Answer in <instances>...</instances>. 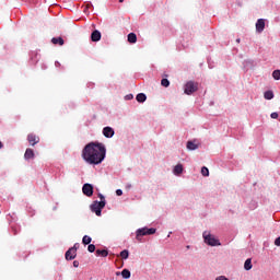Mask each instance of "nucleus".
<instances>
[{
  "label": "nucleus",
  "mask_w": 280,
  "mask_h": 280,
  "mask_svg": "<svg viewBox=\"0 0 280 280\" xmlns=\"http://www.w3.org/2000/svg\"><path fill=\"white\" fill-rule=\"evenodd\" d=\"M244 269H245V270H253V259L247 258V259L245 260Z\"/></svg>",
  "instance_id": "dca6fc26"
},
{
  "label": "nucleus",
  "mask_w": 280,
  "mask_h": 280,
  "mask_svg": "<svg viewBox=\"0 0 280 280\" xmlns=\"http://www.w3.org/2000/svg\"><path fill=\"white\" fill-rule=\"evenodd\" d=\"M275 246H280V236L275 240Z\"/></svg>",
  "instance_id": "7c9ffc66"
},
{
  "label": "nucleus",
  "mask_w": 280,
  "mask_h": 280,
  "mask_svg": "<svg viewBox=\"0 0 280 280\" xmlns=\"http://www.w3.org/2000/svg\"><path fill=\"white\" fill-rule=\"evenodd\" d=\"M273 80H280V70H275L272 72Z\"/></svg>",
  "instance_id": "b1692460"
},
{
  "label": "nucleus",
  "mask_w": 280,
  "mask_h": 280,
  "mask_svg": "<svg viewBox=\"0 0 280 280\" xmlns=\"http://www.w3.org/2000/svg\"><path fill=\"white\" fill-rule=\"evenodd\" d=\"M196 91H198V83H195L194 81H188L185 84L184 93L186 95H192V93H196Z\"/></svg>",
  "instance_id": "39448f33"
},
{
  "label": "nucleus",
  "mask_w": 280,
  "mask_h": 280,
  "mask_svg": "<svg viewBox=\"0 0 280 280\" xmlns=\"http://www.w3.org/2000/svg\"><path fill=\"white\" fill-rule=\"evenodd\" d=\"M127 38H128V43H131V44L137 43V34L135 33H129Z\"/></svg>",
  "instance_id": "a211bd4d"
},
{
  "label": "nucleus",
  "mask_w": 280,
  "mask_h": 280,
  "mask_svg": "<svg viewBox=\"0 0 280 280\" xmlns=\"http://www.w3.org/2000/svg\"><path fill=\"white\" fill-rule=\"evenodd\" d=\"M88 250H89V253H95V245L90 244V245L88 246Z\"/></svg>",
  "instance_id": "bb28decb"
},
{
  "label": "nucleus",
  "mask_w": 280,
  "mask_h": 280,
  "mask_svg": "<svg viewBox=\"0 0 280 280\" xmlns=\"http://www.w3.org/2000/svg\"><path fill=\"white\" fill-rule=\"evenodd\" d=\"M91 7H93V4L90 2V3H88V7L86 8H91Z\"/></svg>",
  "instance_id": "e433bc0d"
},
{
  "label": "nucleus",
  "mask_w": 280,
  "mask_h": 280,
  "mask_svg": "<svg viewBox=\"0 0 280 280\" xmlns=\"http://www.w3.org/2000/svg\"><path fill=\"white\" fill-rule=\"evenodd\" d=\"M271 119H279V114L277 112L271 113Z\"/></svg>",
  "instance_id": "cd10ccee"
},
{
  "label": "nucleus",
  "mask_w": 280,
  "mask_h": 280,
  "mask_svg": "<svg viewBox=\"0 0 280 280\" xmlns=\"http://www.w3.org/2000/svg\"><path fill=\"white\" fill-rule=\"evenodd\" d=\"M183 172H185V168L183 167V164H177L173 168L174 176H180V174H183Z\"/></svg>",
  "instance_id": "f8f14e48"
},
{
  "label": "nucleus",
  "mask_w": 280,
  "mask_h": 280,
  "mask_svg": "<svg viewBox=\"0 0 280 280\" xmlns=\"http://www.w3.org/2000/svg\"><path fill=\"white\" fill-rule=\"evenodd\" d=\"M103 135L106 139H113V137H115V129L112 127H105L103 128Z\"/></svg>",
  "instance_id": "6e6552de"
},
{
  "label": "nucleus",
  "mask_w": 280,
  "mask_h": 280,
  "mask_svg": "<svg viewBox=\"0 0 280 280\" xmlns=\"http://www.w3.org/2000/svg\"><path fill=\"white\" fill-rule=\"evenodd\" d=\"M106 207V201H93L92 205L90 206V209L92 213H95L98 218L102 217V209Z\"/></svg>",
  "instance_id": "7ed1b4c3"
},
{
  "label": "nucleus",
  "mask_w": 280,
  "mask_h": 280,
  "mask_svg": "<svg viewBox=\"0 0 280 280\" xmlns=\"http://www.w3.org/2000/svg\"><path fill=\"white\" fill-rule=\"evenodd\" d=\"M82 191L84 196H88V198H91V196H93V185L84 184L82 187Z\"/></svg>",
  "instance_id": "0eeeda50"
},
{
  "label": "nucleus",
  "mask_w": 280,
  "mask_h": 280,
  "mask_svg": "<svg viewBox=\"0 0 280 280\" xmlns=\"http://www.w3.org/2000/svg\"><path fill=\"white\" fill-rule=\"evenodd\" d=\"M132 97H135L132 94H128L125 96V100L130 101V100H132Z\"/></svg>",
  "instance_id": "2f4dec72"
},
{
  "label": "nucleus",
  "mask_w": 280,
  "mask_h": 280,
  "mask_svg": "<svg viewBox=\"0 0 280 280\" xmlns=\"http://www.w3.org/2000/svg\"><path fill=\"white\" fill-rule=\"evenodd\" d=\"M172 235V232L168 233L167 237H170Z\"/></svg>",
  "instance_id": "a19ab883"
},
{
  "label": "nucleus",
  "mask_w": 280,
  "mask_h": 280,
  "mask_svg": "<svg viewBox=\"0 0 280 280\" xmlns=\"http://www.w3.org/2000/svg\"><path fill=\"white\" fill-rule=\"evenodd\" d=\"M91 242H93V238H91V236H89V235L83 236L82 244H84V246H89V244H91Z\"/></svg>",
  "instance_id": "aec40b11"
},
{
  "label": "nucleus",
  "mask_w": 280,
  "mask_h": 280,
  "mask_svg": "<svg viewBox=\"0 0 280 280\" xmlns=\"http://www.w3.org/2000/svg\"><path fill=\"white\" fill-rule=\"evenodd\" d=\"M154 233H156V229H154V228L138 229L136 231V238L138 240V242H141V237H143L145 235H154Z\"/></svg>",
  "instance_id": "20e7f679"
},
{
  "label": "nucleus",
  "mask_w": 280,
  "mask_h": 280,
  "mask_svg": "<svg viewBox=\"0 0 280 280\" xmlns=\"http://www.w3.org/2000/svg\"><path fill=\"white\" fill-rule=\"evenodd\" d=\"M98 198H100L101 202H106V198L104 197V195L98 194Z\"/></svg>",
  "instance_id": "c85d7f7f"
},
{
  "label": "nucleus",
  "mask_w": 280,
  "mask_h": 280,
  "mask_svg": "<svg viewBox=\"0 0 280 280\" xmlns=\"http://www.w3.org/2000/svg\"><path fill=\"white\" fill-rule=\"evenodd\" d=\"M82 159L89 165H100L106 159V147L100 142H90L82 150Z\"/></svg>",
  "instance_id": "f257e3e1"
},
{
  "label": "nucleus",
  "mask_w": 280,
  "mask_h": 280,
  "mask_svg": "<svg viewBox=\"0 0 280 280\" xmlns=\"http://www.w3.org/2000/svg\"><path fill=\"white\" fill-rule=\"evenodd\" d=\"M79 266H80V261L74 260V261H73V267H74V268H78Z\"/></svg>",
  "instance_id": "473e14b6"
},
{
  "label": "nucleus",
  "mask_w": 280,
  "mask_h": 280,
  "mask_svg": "<svg viewBox=\"0 0 280 280\" xmlns=\"http://www.w3.org/2000/svg\"><path fill=\"white\" fill-rule=\"evenodd\" d=\"M266 30V20L264 19H258L256 22V32L257 34H261Z\"/></svg>",
  "instance_id": "423d86ee"
},
{
  "label": "nucleus",
  "mask_w": 280,
  "mask_h": 280,
  "mask_svg": "<svg viewBox=\"0 0 280 280\" xmlns=\"http://www.w3.org/2000/svg\"><path fill=\"white\" fill-rule=\"evenodd\" d=\"M71 248H75V253H78V248H80V244L75 243L74 246Z\"/></svg>",
  "instance_id": "72a5a7b5"
},
{
  "label": "nucleus",
  "mask_w": 280,
  "mask_h": 280,
  "mask_svg": "<svg viewBox=\"0 0 280 280\" xmlns=\"http://www.w3.org/2000/svg\"><path fill=\"white\" fill-rule=\"evenodd\" d=\"M201 174H202V176H209V168L207 166H203L201 168Z\"/></svg>",
  "instance_id": "393cba45"
},
{
  "label": "nucleus",
  "mask_w": 280,
  "mask_h": 280,
  "mask_svg": "<svg viewBox=\"0 0 280 280\" xmlns=\"http://www.w3.org/2000/svg\"><path fill=\"white\" fill-rule=\"evenodd\" d=\"M97 257H108V250L106 249H97L96 250Z\"/></svg>",
  "instance_id": "412c9836"
},
{
  "label": "nucleus",
  "mask_w": 280,
  "mask_h": 280,
  "mask_svg": "<svg viewBox=\"0 0 280 280\" xmlns=\"http://www.w3.org/2000/svg\"><path fill=\"white\" fill-rule=\"evenodd\" d=\"M161 84H162V86H165V89H167V86H170V80L162 79Z\"/></svg>",
  "instance_id": "a878e982"
},
{
  "label": "nucleus",
  "mask_w": 280,
  "mask_h": 280,
  "mask_svg": "<svg viewBox=\"0 0 280 280\" xmlns=\"http://www.w3.org/2000/svg\"><path fill=\"white\" fill-rule=\"evenodd\" d=\"M236 43H241V39H240V38H237V39H236Z\"/></svg>",
  "instance_id": "ea45409f"
},
{
  "label": "nucleus",
  "mask_w": 280,
  "mask_h": 280,
  "mask_svg": "<svg viewBox=\"0 0 280 280\" xmlns=\"http://www.w3.org/2000/svg\"><path fill=\"white\" fill-rule=\"evenodd\" d=\"M91 40L92 43H100V40H102V33L97 30L93 31L91 34Z\"/></svg>",
  "instance_id": "1a4fd4ad"
},
{
  "label": "nucleus",
  "mask_w": 280,
  "mask_h": 280,
  "mask_svg": "<svg viewBox=\"0 0 280 280\" xmlns=\"http://www.w3.org/2000/svg\"><path fill=\"white\" fill-rule=\"evenodd\" d=\"M186 248H187V249H190V248H191V246L187 245V246H186Z\"/></svg>",
  "instance_id": "58836bf2"
},
{
  "label": "nucleus",
  "mask_w": 280,
  "mask_h": 280,
  "mask_svg": "<svg viewBox=\"0 0 280 280\" xmlns=\"http://www.w3.org/2000/svg\"><path fill=\"white\" fill-rule=\"evenodd\" d=\"M116 196H124V190L117 189L116 190Z\"/></svg>",
  "instance_id": "c756f323"
},
{
  "label": "nucleus",
  "mask_w": 280,
  "mask_h": 280,
  "mask_svg": "<svg viewBox=\"0 0 280 280\" xmlns=\"http://www.w3.org/2000/svg\"><path fill=\"white\" fill-rule=\"evenodd\" d=\"M130 276H131L130 270L124 269V270L121 271V277H122V279H130Z\"/></svg>",
  "instance_id": "4be33fe9"
},
{
  "label": "nucleus",
  "mask_w": 280,
  "mask_h": 280,
  "mask_svg": "<svg viewBox=\"0 0 280 280\" xmlns=\"http://www.w3.org/2000/svg\"><path fill=\"white\" fill-rule=\"evenodd\" d=\"M77 255H78V252H75V248H69L66 252V259L68 261H71V260H73L74 257H77Z\"/></svg>",
  "instance_id": "9d476101"
},
{
  "label": "nucleus",
  "mask_w": 280,
  "mask_h": 280,
  "mask_svg": "<svg viewBox=\"0 0 280 280\" xmlns=\"http://www.w3.org/2000/svg\"><path fill=\"white\" fill-rule=\"evenodd\" d=\"M264 97H265V100H273L275 93L272 91L268 90L264 93Z\"/></svg>",
  "instance_id": "6ab92c4d"
},
{
  "label": "nucleus",
  "mask_w": 280,
  "mask_h": 280,
  "mask_svg": "<svg viewBox=\"0 0 280 280\" xmlns=\"http://www.w3.org/2000/svg\"><path fill=\"white\" fill-rule=\"evenodd\" d=\"M1 148H3V143L2 142H0V150H1Z\"/></svg>",
  "instance_id": "4c0bfd02"
},
{
  "label": "nucleus",
  "mask_w": 280,
  "mask_h": 280,
  "mask_svg": "<svg viewBox=\"0 0 280 280\" xmlns=\"http://www.w3.org/2000/svg\"><path fill=\"white\" fill-rule=\"evenodd\" d=\"M51 43L52 45H60L62 47V45H65V39H62V37H54Z\"/></svg>",
  "instance_id": "2eb2a0df"
},
{
  "label": "nucleus",
  "mask_w": 280,
  "mask_h": 280,
  "mask_svg": "<svg viewBox=\"0 0 280 280\" xmlns=\"http://www.w3.org/2000/svg\"><path fill=\"white\" fill-rule=\"evenodd\" d=\"M120 257L121 259H128V257H130V252H128V249L120 252Z\"/></svg>",
  "instance_id": "5701e85b"
},
{
  "label": "nucleus",
  "mask_w": 280,
  "mask_h": 280,
  "mask_svg": "<svg viewBox=\"0 0 280 280\" xmlns=\"http://www.w3.org/2000/svg\"><path fill=\"white\" fill-rule=\"evenodd\" d=\"M137 102H139L140 104H143V102H145V100H148V96L143 93H139L136 96Z\"/></svg>",
  "instance_id": "f3484780"
},
{
  "label": "nucleus",
  "mask_w": 280,
  "mask_h": 280,
  "mask_svg": "<svg viewBox=\"0 0 280 280\" xmlns=\"http://www.w3.org/2000/svg\"><path fill=\"white\" fill-rule=\"evenodd\" d=\"M186 148L190 151L198 150V143H196V140H190L187 142Z\"/></svg>",
  "instance_id": "ddd939ff"
},
{
  "label": "nucleus",
  "mask_w": 280,
  "mask_h": 280,
  "mask_svg": "<svg viewBox=\"0 0 280 280\" xmlns=\"http://www.w3.org/2000/svg\"><path fill=\"white\" fill-rule=\"evenodd\" d=\"M24 159L26 161H30V159H34V150L32 149H26L25 153H24Z\"/></svg>",
  "instance_id": "4468645a"
},
{
  "label": "nucleus",
  "mask_w": 280,
  "mask_h": 280,
  "mask_svg": "<svg viewBox=\"0 0 280 280\" xmlns=\"http://www.w3.org/2000/svg\"><path fill=\"white\" fill-rule=\"evenodd\" d=\"M27 141H28L30 145H35L36 143H38V141H40V139L38 137H36V135H34V133H30L27 136Z\"/></svg>",
  "instance_id": "9b49d317"
},
{
  "label": "nucleus",
  "mask_w": 280,
  "mask_h": 280,
  "mask_svg": "<svg viewBox=\"0 0 280 280\" xmlns=\"http://www.w3.org/2000/svg\"><path fill=\"white\" fill-rule=\"evenodd\" d=\"M55 67H60V63L58 61H56Z\"/></svg>",
  "instance_id": "c9c22d12"
},
{
  "label": "nucleus",
  "mask_w": 280,
  "mask_h": 280,
  "mask_svg": "<svg viewBox=\"0 0 280 280\" xmlns=\"http://www.w3.org/2000/svg\"><path fill=\"white\" fill-rule=\"evenodd\" d=\"M131 187H132L131 184H127V186H126L127 189H130Z\"/></svg>",
  "instance_id": "f704fd0d"
},
{
  "label": "nucleus",
  "mask_w": 280,
  "mask_h": 280,
  "mask_svg": "<svg viewBox=\"0 0 280 280\" xmlns=\"http://www.w3.org/2000/svg\"><path fill=\"white\" fill-rule=\"evenodd\" d=\"M203 242L208 246H220V240L215 238V236L207 231L202 233Z\"/></svg>",
  "instance_id": "f03ea898"
}]
</instances>
